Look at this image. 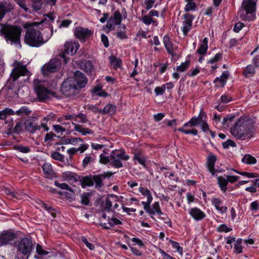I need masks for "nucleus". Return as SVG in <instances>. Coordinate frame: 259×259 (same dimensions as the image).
Returning a JSON list of instances; mask_svg holds the SVG:
<instances>
[{
	"label": "nucleus",
	"mask_w": 259,
	"mask_h": 259,
	"mask_svg": "<svg viewBox=\"0 0 259 259\" xmlns=\"http://www.w3.org/2000/svg\"><path fill=\"white\" fill-rule=\"evenodd\" d=\"M116 109V107L115 106L111 104H108L102 110V114L113 115L115 113Z\"/></svg>",
	"instance_id": "2f4dec72"
},
{
	"label": "nucleus",
	"mask_w": 259,
	"mask_h": 259,
	"mask_svg": "<svg viewBox=\"0 0 259 259\" xmlns=\"http://www.w3.org/2000/svg\"><path fill=\"white\" fill-rule=\"evenodd\" d=\"M22 131V123L21 122H17L15 126L13 129V132L16 134H19Z\"/></svg>",
	"instance_id": "338daca9"
},
{
	"label": "nucleus",
	"mask_w": 259,
	"mask_h": 259,
	"mask_svg": "<svg viewBox=\"0 0 259 259\" xmlns=\"http://www.w3.org/2000/svg\"><path fill=\"white\" fill-rule=\"evenodd\" d=\"M154 91L156 96L162 95L165 91V85H162L160 87H156Z\"/></svg>",
	"instance_id": "e2e57ef3"
},
{
	"label": "nucleus",
	"mask_w": 259,
	"mask_h": 259,
	"mask_svg": "<svg viewBox=\"0 0 259 259\" xmlns=\"http://www.w3.org/2000/svg\"><path fill=\"white\" fill-rule=\"evenodd\" d=\"M235 116L233 115H229L224 117L223 121V125L224 127H228L230 123L233 121Z\"/></svg>",
	"instance_id": "a19ab883"
},
{
	"label": "nucleus",
	"mask_w": 259,
	"mask_h": 259,
	"mask_svg": "<svg viewBox=\"0 0 259 259\" xmlns=\"http://www.w3.org/2000/svg\"><path fill=\"white\" fill-rule=\"evenodd\" d=\"M94 158L91 156L85 157L82 161V167L84 168L86 167L89 164L94 162Z\"/></svg>",
	"instance_id": "de8ad7c7"
},
{
	"label": "nucleus",
	"mask_w": 259,
	"mask_h": 259,
	"mask_svg": "<svg viewBox=\"0 0 259 259\" xmlns=\"http://www.w3.org/2000/svg\"><path fill=\"white\" fill-rule=\"evenodd\" d=\"M233 170L235 171L236 172L242 176H246L248 178H256L258 177V175L256 173H253V172H239L237 170H236L235 169H232Z\"/></svg>",
	"instance_id": "3c124183"
},
{
	"label": "nucleus",
	"mask_w": 259,
	"mask_h": 259,
	"mask_svg": "<svg viewBox=\"0 0 259 259\" xmlns=\"http://www.w3.org/2000/svg\"><path fill=\"white\" fill-rule=\"evenodd\" d=\"M14 9L13 4L6 1L0 2V21L4 17L6 13L10 12ZM2 23H0V28Z\"/></svg>",
	"instance_id": "f3484780"
},
{
	"label": "nucleus",
	"mask_w": 259,
	"mask_h": 259,
	"mask_svg": "<svg viewBox=\"0 0 259 259\" xmlns=\"http://www.w3.org/2000/svg\"><path fill=\"white\" fill-rule=\"evenodd\" d=\"M232 228L228 227L225 224L220 225L217 228V231L219 232H229L232 231Z\"/></svg>",
	"instance_id": "603ef678"
},
{
	"label": "nucleus",
	"mask_w": 259,
	"mask_h": 259,
	"mask_svg": "<svg viewBox=\"0 0 259 259\" xmlns=\"http://www.w3.org/2000/svg\"><path fill=\"white\" fill-rule=\"evenodd\" d=\"M122 20L121 15L119 11H115L113 16L108 20L106 24V27L109 30H113L116 25H119Z\"/></svg>",
	"instance_id": "2eb2a0df"
},
{
	"label": "nucleus",
	"mask_w": 259,
	"mask_h": 259,
	"mask_svg": "<svg viewBox=\"0 0 259 259\" xmlns=\"http://www.w3.org/2000/svg\"><path fill=\"white\" fill-rule=\"evenodd\" d=\"M190 65V61H186L185 62H183L179 66L176 68V70L179 72H184L188 68Z\"/></svg>",
	"instance_id": "ea45409f"
},
{
	"label": "nucleus",
	"mask_w": 259,
	"mask_h": 259,
	"mask_svg": "<svg viewBox=\"0 0 259 259\" xmlns=\"http://www.w3.org/2000/svg\"><path fill=\"white\" fill-rule=\"evenodd\" d=\"M112 206V201L108 198H106L105 202L103 205V210L110 211Z\"/></svg>",
	"instance_id": "09e8293b"
},
{
	"label": "nucleus",
	"mask_w": 259,
	"mask_h": 259,
	"mask_svg": "<svg viewBox=\"0 0 259 259\" xmlns=\"http://www.w3.org/2000/svg\"><path fill=\"white\" fill-rule=\"evenodd\" d=\"M34 249V244L31 238L25 237L22 238L17 245V251L27 258L30 256Z\"/></svg>",
	"instance_id": "0eeeda50"
},
{
	"label": "nucleus",
	"mask_w": 259,
	"mask_h": 259,
	"mask_svg": "<svg viewBox=\"0 0 259 259\" xmlns=\"http://www.w3.org/2000/svg\"><path fill=\"white\" fill-rule=\"evenodd\" d=\"M230 146L234 147L236 146V143L231 140H228L227 141L223 143V147L224 149H227Z\"/></svg>",
	"instance_id": "bf43d9fd"
},
{
	"label": "nucleus",
	"mask_w": 259,
	"mask_h": 259,
	"mask_svg": "<svg viewBox=\"0 0 259 259\" xmlns=\"http://www.w3.org/2000/svg\"><path fill=\"white\" fill-rule=\"evenodd\" d=\"M255 0H243L238 15L242 20H252L255 18Z\"/></svg>",
	"instance_id": "39448f33"
},
{
	"label": "nucleus",
	"mask_w": 259,
	"mask_h": 259,
	"mask_svg": "<svg viewBox=\"0 0 259 259\" xmlns=\"http://www.w3.org/2000/svg\"><path fill=\"white\" fill-rule=\"evenodd\" d=\"M80 45L76 41H67L64 46V50L62 54V57L64 58V61L66 64L67 59H66V55H73L75 54L78 49L79 48Z\"/></svg>",
	"instance_id": "9d476101"
},
{
	"label": "nucleus",
	"mask_w": 259,
	"mask_h": 259,
	"mask_svg": "<svg viewBox=\"0 0 259 259\" xmlns=\"http://www.w3.org/2000/svg\"><path fill=\"white\" fill-rule=\"evenodd\" d=\"M83 140L80 138H72L66 139L64 140V143L66 144H71L73 145H76L78 142H82Z\"/></svg>",
	"instance_id": "4c0bfd02"
},
{
	"label": "nucleus",
	"mask_w": 259,
	"mask_h": 259,
	"mask_svg": "<svg viewBox=\"0 0 259 259\" xmlns=\"http://www.w3.org/2000/svg\"><path fill=\"white\" fill-rule=\"evenodd\" d=\"M212 203L215 206V208L221 213H224L227 211V207L222 206V201L219 198H213L212 200Z\"/></svg>",
	"instance_id": "b1692460"
},
{
	"label": "nucleus",
	"mask_w": 259,
	"mask_h": 259,
	"mask_svg": "<svg viewBox=\"0 0 259 259\" xmlns=\"http://www.w3.org/2000/svg\"><path fill=\"white\" fill-rule=\"evenodd\" d=\"M222 56V54L221 53H217L213 58L210 59V60H209L208 61V63L212 64L215 62L218 61L219 60H220L221 59Z\"/></svg>",
	"instance_id": "0e129e2a"
},
{
	"label": "nucleus",
	"mask_w": 259,
	"mask_h": 259,
	"mask_svg": "<svg viewBox=\"0 0 259 259\" xmlns=\"http://www.w3.org/2000/svg\"><path fill=\"white\" fill-rule=\"evenodd\" d=\"M75 118H78L80 119L79 122L82 123H85L88 121L87 116L81 113H79L78 114L75 115Z\"/></svg>",
	"instance_id": "5fc2aeb1"
},
{
	"label": "nucleus",
	"mask_w": 259,
	"mask_h": 259,
	"mask_svg": "<svg viewBox=\"0 0 259 259\" xmlns=\"http://www.w3.org/2000/svg\"><path fill=\"white\" fill-rule=\"evenodd\" d=\"M139 190L142 195L147 197V201L145 202V203H151L153 197L150 190L147 188L143 187H140Z\"/></svg>",
	"instance_id": "cd10ccee"
},
{
	"label": "nucleus",
	"mask_w": 259,
	"mask_h": 259,
	"mask_svg": "<svg viewBox=\"0 0 259 259\" xmlns=\"http://www.w3.org/2000/svg\"><path fill=\"white\" fill-rule=\"evenodd\" d=\"M242 161L248 164H253L256 163V159L249 154L245 155L242 159Z\"/></svg>",
	"instance_id": "c9c22d12"
},
{
	"label": "nucleus",
	"mask_w": 259,
	"mask_h": 259,
	"mask_svg": "<svg viewBox=\"0 0 259 259\" xmlns=\"http://www.w3.org/2000/svg\"><path fill=\"white\" fill-rule=\"evenodd\" d=\"M33 2L32 7L35 10H39L41 8L42 1L41 0H32Z\"/></svg>",
	"instance_id": "864d4df0"
},
{
	"label": "nucleus",
	"mask_w": 259,
	"mask_h": 259,
	"mask_svg": "<svg viewBox=\"0 0 259 259\" xmlns=\"http://www.w3.org/2000/svg\"><path fill=\"white\" fill-rule=\"evenodd\" d=\"M74 33L75 37L82 41H84L93 35L91 30L80 26L75 28Z\"/></svg>",
	"instance_id": "ddd939ff"
},
{
	"label": "nucleus",
	"mask_w": 259,
	"mask_h": 259,
	"mask_svg": "<svg viewBox=\"0 0 259 259\" xmlns=\"http://www.w3.org/2000/svg\"><path fill=\"white\" fill-rule=\"evenodd\" d=\"M16 238V234L11 230L3 231L0 234V244L6 245L10 244Z\"/></svg>",
	"instance_id": "4468645a"
},
{
	"label": "nucleus",
	"mask_w": 259,
	"mask_h": 259,
	"mask_svg": "<svg viewBox=\"0 0 259 259\" xmlns=\"http://www.w3.org/2000/svg\"><path fill=\"white\" fill-rule=\"evenodd\" d=\"M110 164L112 166L116 168H120L123 167L121 160L126 161L130 157L128 155L125 154L124 151L118 152L116 150H113L110 154Z\"/></svg>",
	"instance_id": "1a4fd4ad"
},
{
	"label": "nucleus",
	"mask_w": 259,
	"mask_h": 259,
	"mask_svg": "<svg viewBox=\"0 0 259 259\" xmlns=\"http://www.w3.org/2000/svg\"><path fill=\"white\" fill-rule=\"evenodd\" d=\"M55 185L57 187H59V188L63 190H69L70 191H71V189L70 188L69 186L65 184V183H59L57 181L55 182Z\"/></svg>",
	"instance_id": "13d9d810"
},
{
	"label": "nucleus",
	"mask_w": 259,
	"mask_h": 259,
	"mask_svg": "<svg viewBox=\"0 0 259 259\" xmlns=\"http://www.w3.org/2000/svg\"><path fill=\"white\" fill-rule=\"evenodd\" d=\"M196 5L194 2L187 3L185 7V11L189 12L190 11H194L196 10Z\"/></svg>",
	"instance_id": "8fccbe9b"
},
{
	"label": "nucleus",
	"mask_w": 259,
	"mask_h": 259,
	"mask_svg": "<svg viewBox=\"0 0 259 259\" xmlns=\"http://www.w3.org/2000/svg\"><path fill=\"white\" fill-rule=\"evenodd\" d=\"M207 42V38L206 37L203 39L202 43L200 45L199 48L197 50L198 54L203 55L206 53L208 49Z\"/></svg>",
	"instance_id": "72a5a7b5"
},
{
	"label": "nucleus",
	"mask_w": 259,
	"mask_h": 259,
	"mask_svg": "<svg viewBox=\"0 0 259 259\" xmlns=\"http://www.w3.org/2000/svg\"><path fill=\"white\" fill-rule=\"evenodd\" d=\"M72 123L74 125V131L81 133L83 136L93 133V131L89 128H85L81 125L77 124L73 122Z\"/></svg>",
	"instance_id": "393cba45"
},
{
	"label": "nucleus",
	"mask_w": 259,
	"mask_h": 259,
	"mask_svg": "<svg viewBox=\"0 0 259 259\" xmlns=\"http://www.w3.org/2000/svg\"><path fill=\"white\" fill-rule=\"evenodd\" d=\"M78 181L80 183L81 187L84 188L87 186L91 187L94 185L92 176L81 177L79 176Z\"/></svg>",
	"instance_id": "aec40b11"
},
{
	"label": "nucleus",
	"mask_w": 259,
	"mask_h": 259,
	"mask_svg": "<svg viewBox=\"0 0 259 259\" xmlns=\"http://www.w3.org/2000/svg\"><path fill=\"white\" fill-rule=\"evenodd\" d=\"M232 135L237 139L245 140L251 138L254 128L248 121L240 118L230 129Z\"/></svg>",
	"instance_id": "20e7f679"
},
{
	"label": "nucleus",
	"mask_w": 259,
	"mask_h": 259,
	"mask_svg": "<svg viewBox=\"0 0 259 259\" xmlns=\"http://www.w3.org/2000/svg\"><path fill=\"white\" fill-rule=\"evenodd\" d=\"M112 175V173L111 172H107L105 173L102 175H95L92 176L93 178V182L94 183H95V187L96 188H100L102 187L103 186V183L102 180L103 179L106 178V177H110Z\"/></svg>",
	"instance_id": "6ab92c4d"
},
{
	"label": "nucleus",
	"mask_w": 259,
	"mask_h": 259,
	"mask_svg": "<svg viewBox=\"0 0 259 259\" xmlns=\"http://www.w3.org/2000/svg\"><path fill=\"white\" fill-rule=\"evenodd\" d=\"M29 74V72L26 69L25 66L18 67L13 70L11 78L13 81H16L20 76H27Z\"/></svg>",
	"instance_id": "a211bd4d"
},
{
	"label": "nucleus",
	"mask_w": 259,
	"mask_h": 259,
	"mask_svg": "<svg viewBox=\"0 0 259 259\" xmlns=\"http://www.w3.org/2000/svg\"><path fill=\"white\" fill-rule=\"evenodd\" d=\"M24 42L31 47L38 48L45 44L53 34L52 28L45 21L39 22H26Z\"/></svg>",
	"instance_id": "f257e3e1"
},
{
	"label": "nucleus",
	"mask_w": 259,
	"mask_h": 259,
	"mask_svg": "<svg viewBox=\"0 0 259 259\" xmlns=\"http://www.w3.org/2000/svg\"><path fill=\"white\" fill-rule=\"evenodd\" d=\"M188 126H190V120L188 122L185 123L183 125V127L179 128L178 129H175V132H176L177 130L178 131L181 132L182 133L187 134H187H192L195 136L197 135L198 134V131H197V130H196L195 129L186 130L183 128V127H187Z\"/></svg>",
	"instance_id": "c756f323"
},
{
	"label": "nucleus",
	"mask_w": 259,
	"mask_h": 259,
	"mask_svg": "<svg viewBox=\"0 0 259 259\" xmlns=\"http://www.w3.org/2000/svg\"><path fill=\"white\" fill-rule=\"evenodd\" d=\"M42 168L46 178H51L54 175L55 172L51 164L46 162Z\"/></svg>",
	"instance_id": "a878e982"
},
{
	"label": "nucleus",
	"mask_w": 259,
	"mask_h": 259,
	"mask_svg": "<svg viewBox=\"0 0 259 259\" xmlns=\"http://www.w3.org/2000/svg\"><path fill=\"white\" fill-rule=\"evenodd\" d=\"M63 177L64 180L68 181L78 182L79 176L71 171H65L63 173Z\"/></svg>",
	"instance_id": "c85d7f7f"
},
{
	"label": "nucleus",
	"mask_w": 259,
	"mask_h": 259,
	"mask_svg": "<svg viewBox=\"0 0 259 259\" xmlns=\"http://www.w3.org/2000/svg\"><path fill=\"white\" fill-rule=\"evenodd\" d=\"M134 160H137L140 164L145 166V158L143 155L140 152L135 154Z\"/></svg>",
	"instance_id": "e433bc0d"
},
{
	"label": "nucleus",
	"mask_w": 259,
	"mask_h": 259,
	"mask_svg": "<svg viewBox=\"0 0 259 259\" xmlns=\"http://www.w3.org/2000/svg\"><path fill=\"white\" fill-rule=\"evenodd\" d=\"M242 241V239H238L234 244L235 251L238 253H240L242 252V248L241 246Z\"/></svg>",
	"instance_id": "49530a36"
},
{
	"label": "nucleus",
	"mask_w": 259,
	"mask_h": 259,
	"mask_svg": "<svg viewBox=\"0 0 259 259\" xmlns=\"http://www.w3.org/2000/svg\"><path fill=\"white\" fill-rule=\"evenodd\" d=\"M86 77L79 71H76L73 77L68 78L62 84L61 92L67 97L74 98L79 93L80 89L87 84Z\"/></svg>",
	"instance_id": "f03ea898"
},
{
	"label": "nucleus",
	"mask_w": 259,
	"mask_h": 259,
	"mask_svg": "<svg viewBox=\"0 0 259 259\" xmlns=\"http://www.w3.org/2000/svg\"><path fill=\"white\" fill-rule=\"evenodd\" d=\"M60 65L61 63L58 59H52L42 67V72L44 74H48L49 72H56L59 69Z\"/></svg>",
	"instance_id": "f8f14e48"
},
{
	"label": "nucleus",
	"mask_w": 259,
	"mask_h": 259,
	"mask_svg": "<svg viewBox=\"0 0 259 259\" xmlns=\"http://www.w3.org/2000/svg\"><path fill=\"white\" fill-rule=\"evenodd\" d=\"M53 127L54 130L57 133H63L66 131L65 128L60 125H54Z\"/></svg>",
	"instance_id": "774afa93"
},
{
	"label": "nucleus",
	"mask_w": 259,
	"mask_h": 259,
	"mask_svg": "<svg viewBox=\"0 0 259 259\" xmlns=\"http://www.w3.org/2000/svg\"><path fill=\"white\" fill-rule=\"evenodd\" d=\"M170 243L172 245V246L176 248L177 251L181 254H183V248L181 247L178 242H175L174 241L170 240Z\"/></svg>",
	"instance_id": "6e6d98bb"
},
{
	"label": "nucleus",
	"mask_w": 259,
	"mask_h": 259,
	"mask_svg": "<svg viewBox=\"0 0 259 259\" xmlns=\"http://www.w3.org/2000/svg\"><path fill=\"white\" fill-rule=\"evenodd\" d=\"M34 88L37 97L40 101H45L50 99L52 97H55V93L42 85L38 80H34Z\"/></svg>",
	"instance_id": "423d86ee"
},
{
	"label": "nucleus",
	"mask_w": 259,
	"mask_h": 259,
	"mask_svg": "<svg viewBox=\"0 0 259 259\" xmlns=\"http://www.w3.org/2000/svg\"><path fill=\"white\" fill-rule=\"evenodd\" d=\"M184 21L183 22L182 31L184 35L191 29L192 25V21L194 19V16L189 13H186L184 15Z\"/></svg>",
	"instance_id": "dca6fc26"
},
{
	"label": "nucleus",
	"mask_w": 259,
	"mask_h": 259,
	"mask_svg": "<svg viewBox=\"0 0 259 259\" xmlns=\"http://www.w3.org/2000/svg\"><path fill=\"white\" fill-rule=\"evenodd\" d=\"M25 130L30 133H34L36 130L43 128L45 131H49V128L45 122L38 124V119L35 117H29L24 122Z\"/></svg>",
	"instance_id": "6e6552de"
},
{
	"label": "nucleus",
	"mask_w": 259,
	"mask_h": 259,
	"mask_svg": "<svg viewBox=\"0 0 259 259\" xmlns=\"http://www.w3.org/2000/svg\"><path fill=\"white\" fill-rule=\"evenodd\" d=\"M51 157L56 160L62 162H64V156L63 155L60 154L58 152H53L51 154Z\"/></svg>",
	"instance_id": "79ce46f5"
},
{
	"label": "nucleus",
	"mask_w": 259,
	"mask_h": 259,
	"mask_svg": "<svg viewBox=\"0 0 259 259\" xmlns=\"http://www.w3.org/2000/svg\"><path fill=\"white\" fill-rule=\"evenodd\" d=\"M36 252L40 255H47L49 253V252L44 250L42 246L39 245V244H37L36 246Z\"/></svg>",
	"instance_id": "4d7b16f0"
},
{
	"label": "nucleus",
	"mask_w": 259,
	"mask_h": 259,
	"mask_svg": "<svg viewBox=\"0 0 259 259\" xmlns=\"http://www.w3.org/2000/svg\"><path fill=\"white\" fill-rule=\"evenodd\" d=\"M142 21L144 24L147 25L151 23L154 24L156 22V21L151 17L149 16L148 14L143 17Z\"/></svg>",
	"instance_id": "c03bdc74"
},
{
	"label": "nucleus",
	"mask_w": 259,
	"mask_h": 259,
	"mask_svg": "<svg viewBox=\"0 0 259 259\" xmlns=\"http://www.w3.org/2000/svg\"><path fill=\"white\" fill-rule=\"evenodd\" d=\"M216 160H217L216 156L212 154H210L207 157V167H208L209 171L213 175H214V174L217 171L216 170H215V169L214 168V164L216 162Z\"/></svg>",
	"instance_id": "412c9836"
},
{
	"label": "nucleus",
	"mask_w": 259,
	"mask_h": 259,
	"mask_svg": "<svg viewBox=\"0 0 259 259\" xmlns=\"http://www.w3.org/2000/svg\"><path fill=\"white\" fill-rule=\"evenodd\" d=\"M22 28L18 25L5 24L0 28V36L3 37L8 44L14 45L20 48Z\"/></svg>",
	"instance_id": "7ed1b4c3"
},
{
	"label": "nucleus",
	"mask_w": 259,
	"mask_h": 259,
	"mask_svg": "<svg viewBox=\"0 0 259 259\" xmlns=\"http://www.w3.org/2000/svg\"><path fill=\"white\" fill-rule=\"evenodd\" d=\"M141 203L143 205L144 210L151 215V218L153 219L152 215H155L156 213L158 214L159 216L164 215V213L161 210L158 202H154L151 208V203H145V201H142Z\"/></svg>",
	"instance_id": "9b49d317"
},
{
	"label": "nucleus",
	"mask_w": 259,
	"mask_h": 259,
	"mask_svg": "<svg viewBox=\"0 0 259 259\" xmlns=\"http://www.w3.org/2000/svg\"><path fill=\"white\" fill-rule=\"evenodd\" d=\"M254 67L252 65H247L245 68L243 72L244 75L246 77L252 76L255 74Z\"/></svg>",
	"instance_id": "f704fd0d"
},
{
	"label": "nucleus",
	"mask_w": 259,
	"mask_h": 259,
	"mask_svg": "<svg viewBox=\"0 0 259 259\" xmlns=\"http://www.w3.org/2000/svg\"><path fill=\"white\" fill-rule=\"evenodd\" d=\"M94 92L96 93V95L101 97H106L107 96V94L105 92L101 91L100 88H95L94 89Z\"/></svg>",
	"instance_id": "69168bd1"
},
{
	"label": "nucleus",
	"mask_w": 259,
	"mask_h": 259,
	"mask_svg": "<svg viewBox=\"0 0 259 259\" xmlns=\"http://www.w3.org/2000/svg\"><path fill=\"white\" fill-rule=\"evenodd\" d=\"M121 224L122 222L114 217L108 219V225L111 227Z\"/></svg>",
	"instance_id": "a18cd8bd"
},
{
	"label": "nucleus",
	"mask_w": 259,
	"mask_h": 259,
	"mask_svg": "<svg viewBox=\"0 0 259 259\" xmlns=\"http://www.w3.org/2000/svg\"><path fill=\"white\" fill-rule=\"evenodd\" d=\"M80 68L87 73L90 74L94 70L92 62L90 60H84L80 64Z\"/></svg>",
	"instance_id": "4be33fe9"
},
{
	"label": "nucleus",
	"mask_w": 259,
	"mask_h": 259,
	"mask_svg": "<svg viewBox=\"0 0 259 259\" xmlns=\"http://www.w3.org/2000/svg\"><path fill=\"white\" fill-rule=\"evenodd\" d=\"M100 162L102 164H107L108 162L110 163V156H106L103 154H101L100 156Z\"/></svg>",
	"instance_id": "052dcab7"
},
{
	"label": "nucleus",
	"mask_w": 259,
	"mask_h": 259,
	"mask_svg": "<svg viewBox=\"0 0 259 259\" xmlns=\"http://www.w3.org/2000/svg\"><path fill=\"white\" fill-rule=\"evenodd\" d=\"M189 213L196 220H201L205 216L204 213L197 208L190 209Z\"/></svg>",
	"instance_id": "5701e85b"
},
{
	"label": "nucleus",
	"mask_w": 259,
	"mask_h": 259,
	"mask_svg": "<svg viewBox=\"0 0 259 259\" xmlns=\"http://www.w3.org/2000/svg\"><path fill=\"white\" fill-rule=\"evenodd\" d=\"M90 193H84L81 195V203L84 205H88L90 202L89 197Z\"/></svg>",
	"instance_id": "37998d69"
},
{
	"label": "nucleus",
	"mask_w": 259,
	"mask_h": 259,
	"mask_svg": "<svg viewBox=\"0 0 259 259\" xmlns=\"http://www.w3.org/2000/svg\"><path fill=\"white\" fill-rule=\"evenodd\" d=\"M109 60L112 66L114 69H117L121 67L122 62L120 59H118L113 56H111L109 57Z\"/></svg>",
	"instance_id": "473e14b6"
},
{
	"label": "nucleus",
	"mask_w": 259,
	"mask_h": 259,
	"mask_svg": "<svg viewBox=\"0 0 259 259\" xmlns=\"http://www.w3.org/2000/svg\"><path fill=\"white\" fill-rule=\"evenodd\" d=\"M82 241L85 244L87 247H88L90 250H94L95 248V246L94 244H92L88 242V239L85 237H82L81 238Z\"/></svg>",
	"instance_id": "680f3d73"
},
{
	"label": "nucleus",
	"mask_w": 259,
	"mask_h": 259,
	"mask_svg": "<svg viewBox=\"0 0 259 259\" xmlns=\"http://www.w3.org/2000/svg\"><path fill=\"white\" fill-rule=\"evenodd\" d=\"M31 113V110H30L26 107H22L18 110L16 111V114L17 115H29Z\"/></svg>",
	"instance_id": "58836bf2"
},
{
	"label": "nucleus",
	"mask_w": 259,
	"mask_h": 259,
	"mask_svg": "<svg viewBox=\"0 0 259 259\" xmlns=\"http://www.w3.org/2000/svg\"><path fill=\"white\" fill-rule=\"evenodd\" d=\"M163 42L167 52L171 54L172 57L174 56H176V54L172 53L174 51L173 45L170 41V38L168 36L165 35L164 36Z\"/></svg>",
	"instance_id": "bb28decb"
},
{
	"label": "nucleus",
	"mask_w": 259,
	"mask_h": 259,
	"mask_svg": "<svg viewBox=\"0 0 259 259\" xmlns=\"http://www.w3.org/2000/svg\"><path fill=\"white\" fill-rule=\"evenodd\" d=\"M218 184L222 191L225 192L227 190V186L228 182L227 177L221 176L218 178Z\"/></svg>",
	"instance_id": "7c9ffc66"
}]
</instances>
